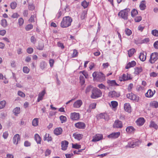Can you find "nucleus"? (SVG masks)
<instances>
[{
    "instance_id": "9b49d317",
    "label": "nucleus",
    "mask_w": 158,
    "mask_h": 158,
    "mask_svg": "<svg viewBox=\"0 0 158 158\" xmlns=\"http://www.w3.org/2000/svg\"><path fill=\"white\" fill-rule=\"evenodd\" d=\"M79 113L74 112L71 114L70 118L73 120H78L79 118Z\"/></svg>"
},
{
    "instance_id": "0eeeda50",
    "label": "nucleus",
    "mask_w": 158,
    "mask_h": 158,
    "mask_svg": "<svg viewBox=\"0 0 158 158\" xmlns=\"http://www.w3.org/2000/svg\"><path fill=\"white\" fill-rule=\"evenodd\" d=\"M114 128H121L123 127L122 121L118 120H116L113 125Z\"/></svg>"
},
{
    "instance_id": "13d9d810",
    "label": "nucleus",
    "mask_w": 158,
    "mask_h": 158,
    "mask_svg": "<svg viewBox=\"0 0 158 158\" xmlns=\"http://www.w3.org/2000/svg\"><path fill=\"white\" fill-rule=\"evenodd\" d=\"M30 40L31 42L34 44H35L36 42V39L33 36H31Z\"/></svg>"
},
{
    "instance_id": "de8ad7c7",
    "label": "nucleus",
    "mask_w": 158,
    "mask_h": 158,
    "mask_svg": "<svg viewBox=\"0 0 158 158\" xmlns=\"http://www.w3.org/2000/svg\"><path fill=\"white\" fill-rule=\"evenodd\" d=\"M6 102L5 101H2L0 102V109L3 108L5 106Z\"/></svg>"
},
{
    "instance_id": "37998d69",
    "label": "nucleus",
    "mask_w": 158,
    "mask_h": 158,
    "mask_svg": "<svg viewBox=\"0 0 158 158\" xmlns=\"http://www.w3.org/2000/svg\"><path fill=\"white\" fill-rule=\"evenodd\" d=\"M33 28V25L31 24H29L27 25L25 29L27 31H29Z\"/></svg>"
},
{
    "instance_id": "680f3d73",
    "label": "nucleus",
    "mask_w": 158,
    "mask_h": 158,
    "mask_svg": "<svg viewBox=\"0 0 158 158\" xmlns=\"http://www.w3.org/2000/svg\"><path fill=\"white\" fill-rule=\"evenodd\" d=\"M24 23V20L22 18H20L18 20V23L20 26H21Z\"/></svg>"
},
{
    "instance_id": "c03bdc74",
    "label": "nucleus",
    "mask_w": 158,
    "mask_h": 158,
    "mask_svg": "<svg viewBox=\"0 0 158 158\" xmlns=\"http://www.w3.org/2000/svg\"><path fill=\"white\" fill-rule=\"evenodd\" d=\"M118 104L117 102L115 101H112L111 102V105L110 106H112L113 108H115L118 106Z\"/></svg>"
},
{
    "instance_id": "09e8293b",
    "label": "nucleus",
    "mask_w": 158,
    "mask_h": 158,
    "mask_svg": "<svg viewBox=\"0 0 158 158\" xmlns=\"http://www.w3.org/2000/svg\"><path fill=\"white\" fill-rule=\"evenodd\" d=\"M92 88V87L91 85L88 86L85 90V93L87 94L89 92H90L91 90H92L93 89Z\"/></svg>"
},
{
    "instance_id": "a19ab883",
    "label": "nucleus",
    "mask_w": 158,
    "mask_h": 158,
    "mask_svg": "<svg viewBox=\"0 0 158 158\" xmlns=\"http://www.w3.org/2000/svg\"><path fill=\"white\" fill-rule=\"evenodd\" d=\"M44 47V44L42 42H40L39 43V45L37 48L40 50H42L43 49Z\"/></svg>"
},
{
    "instance_id": "6e6552de",
    "label": "nucleus",
    "mask_w": 158,
    "mask_h": 158,
    "mask_svg": "<svg viewBox=\"0 0 158 158\" xmlns=\"http://www.w3.org/2000/svg\"><path fill=\"white\" fill-rule=\"evenodd\" d=\"M76 127L80 129H84L86 127L85 124L82 122H78L75 124Z\"/></svg>"
},
{
    "instance_id": "7c9ffc66",
    "label": "nucleus",
    "mask_w": 158,
    "mask_h": 158,
    "mask_svg": "<svg viewBox=\"0 0 158 158\" xmlns=\"http://www.w3.org/2000/svg\"><path fill=\"white\" fill-rule=\"evenodd\" d=\"M73 136L74 137L75 139H77L79 140L81 139H82V138L83 137V135L82 134H73Z\"/></svg>"
},
{
    "instance_id": "a18cd8bd",
    "label": "nucleus",
    "mask_w": 158,
    "mask_h": 158,
    "mask_svg": "<svg viewBox=\"0 0 158 158\" xmlns=\"http://www.w3.org/2000/svg\"><path fill=\"white\" fill-rule=\"evenodd\" d=\"M80 83L81 85H83L85 83V80L83 76L81 75L80 77Z\"/></svg>"
},
{
    "instance_id": "58836bf2",
    "label": "nucleus",
    "mask_w": 158,
    "mask_h": 158,
    "mask_svg": "<svg viewBox=\"0 0 158 158\" xmlns=\"http://www.w3.org/2000/svg\"><path fill=\"white\" fill-rule=\"evenodd\" d=\"M60 119L61 121V123H65L67 121L66 117L63 115L60 116Z\"/></svg>"
},
{
    "instance_id": "a211bd4d",
    "label": "nucleus",
    "mask_w": 158,
    "mask_h": 158,
    "mask_svg": "<svg viewBox=\"0 0 158 158\" xmlns=\"http://www.w3.org/2000/svg\"><path fill=\"white\" fill-rule=\"evenodd\" d=\"M136 122L138 125L141 126L143 125L144 123L145 120L143 118H140L136 120Z\"/></svg>"
},
{
    "instance_id": "4c0bfd02",
    "label": "nucleus",
    "mask_w": 158,
    "mask_h": 158,
    "mask_svg": "<svg viewBox=\"0 0 158 158\" xmlns=\"http://www.w3.org/2000/svg\"><path fill=\"white\" fill-rule=\"evenodd\" d=\"M47 66V64L44 61L41 62L40 64V68L42 70H44Z\"/></svg>"
},
{
    "instance_id": "338daca9",
    "label": "nucleus",
    "mask_w": 158,
    "mask_h": 158,
    "mask_svg": "<svg viewBox=\"0 0 158 158\" xmlns=\"http://www.w3.org/2000/svg\"><path fill=\"white\" fill-rule=\"evenodd\" d=\"M27 52L30 54L32 53L33 52V49L32 48H28L27 50Z\"/></svg>"
},
{
    "instance_id": "2f4dec72",
    "label": "nucleus",
    "mask_w": 158,
    "mask_h": 158,
    "mask_svg": "<svg viewBox=\"0 0 158 158\" xmlns=\"http://www.w3.org/2000/svg\"><path fill=\"white\" fill-rule=\"evenodd\" d=\"M35 139L38 144H40L41 141V138L40 135L38 134H36L35 135Z\"/></svg>"
},
{
    "instance_id": "a878e982",
    "label": "nucleus",
    "mask_w": 158,
    "mask_h": 158,
    "mask_svg": "<svg viewBox=\"0 0 158 158\" xmlns=\"http://www.w3.org/2000/svg\"><path fill=\"white\" fill-rule=\"evenodd\" d=\"M136 63L135 61H132L131 62H129L127 64L125 68L126 69H128L131 67L134 66L136 65Z\"/></svg>"
},
{
    "instance_id": "393cba45",
    "label": "nucleus",
    "mask_w": 158,
    "mask_h": 158,
    "mask_svg": "<svg viewBox=\"0 0 158 158\" xmlns=\"http://www.w3.org/2000/svg\"><path fill=\"white\" fill-rule=\"evenodd\" d=\"M107 83L110 86H118L119 85L117 84L115 80H108L107 81Z\"/></svg>"
},
{
    "instance_id": "864d4df0",
    "label": "nucleus",
    "mask_w": 158,
    "mask_h": 158,
    "mask_svg": "<svg viewBox=\"0 0 158 158\" xmlns=\"http://www.w3.org/2000/svg\"><path fill=\"white\" fill-rule=\"evenodd\" d=\"M10 6L12 9H14L17 6V3L15 2H12L10 3Z\"/></svg>"
},
{
    "instance_id": "5fc2aeb1",
    "label": "nucleus",
    "mask_w": 158,
    "mask_h": 158,
    "mask_svg": "<svg viewBox=\"0 0 158 158\" xmlns=\"http://www.w3.org/2000/svg\"><path fill=\"white\" fill-rule=\"evenodd\" d=\"M36 15H31V17H30V19H29V21L30 22L32 23L34 21V18H36Z\"/></svg>"
},
{
    "instance_id": "9d476101",
    "label": "nucleus",
    "mask_w": 158,
    "mask_h": 158,
    "mask_svg": "<svg viewBox=\"0 0 158 158\" xmlns=\"http://www.w3.org/2000/svg\"><path fill=\"white\" fill-rule=\"evenodd\" d=\"M120 133L119 132L112 133L108 136L109 138L114 139L117 138L120 135Z\"/></svg>"
},
{
    "instance_id": "20e7f679",
    "label": "nucleus",
    "mask_w": 158,
    "mask_h": 158,
    "mask_svg": "<svg viewBox=\"0 0 158 158\" xmlns=\"http://www.w3.org/2000/svg\"><path fill=\"white\" fill-rule=\"evenodd\" d=\"M158 59V53L154 52L152 53L150 56L149 62L151 64H153Z\"/></svg>"
},
{
    "instance_id": "473e14b6",
    "label": "nucleus",
    "mask_w": 158,
    "mask_h": 158,
    "mask_svg": "<svg viewBox=\"0 0 158 158\" xmlns=\"http://www.w3.org/2000/svg\"><path fill=\"white\" fill-rule=\"evenodd\" d=\"M99 117L101 118H103L105 120H108L109 117L106 113H101L99 114Z\"/></svg>"
},
{
    "instance_id": "bb28decb",
    "label": "nucleus",
    "mask_w": 158,
    "mask_h": 158,
    "mask_svg": "<svg viewBox=\"0 0 158 158\" xmlns=\"http://www.w3.org/2000/svg\"><path fill=\"white\" fill-rule=\"evenodd\" d=\"M44 141L47 140L49 142L52 140V138L51 136H50L49 134L46 133L44 136Z\"/></svg>"
},
{
    "instance_id": "f704fd0d",
    "label": "nucleus",
    "mask_w": 158,
    "mask_h": 158,
    "mask_svg": "<svg viewBox=\"0 0 158 158\" xmlns=\"http://www.w3.org/2000/svg\"><path fill=\"white\" fill-rule=\"evenodd\" d=\"M13 112L15 115H17L20 112V108L19 107L15 108L13 110Z\"/></svg>"
},
{
    "instance_id": "dca6fc26",
    "label": "nucleus",
    "mask_w": 158,
    "mask_h": 158,
    "mask_svg": "<svg viewBox=\"0 0 158 158\" xmlns=\"http://www.w3.org/2000/svg\"><path fill=\"white\" fill-rule=\"evenodd\" d=\"M82 104V102L81 100H78L74 102L73 106L74 108H79Z\"/></svg>"
},
{
    "instance_id": "603ef678",
    "label": "nucleus",
    "mask_w": 158,
    "mask_h": 158,
    "mask_svg": "<svg viewBox=\"0 0 158 158\" xmlns=\"http://www.w3.org/2000/svg\"><path fill=\"white\" fill-rule=\"evenodd\" d=\"M89 4V2H87L85 0L82 2L81 5L84 8H85L88 6Z\"/></svg>"
},
{
    "instance_id": "c85d7f7f",
    "label": "nucleus",
    "mask_w": 158,
    "mask_h": 158,
    "mask_svg": "<svg viewBox=\"0 0 158 158\" xmlns=\"http://www.w3.org/2000/svg\"><path fill=\"white\" fill-rule=\"evenodd\" d=\"M45 94V91H43L41 93L39 94L37 99V102H38L42 100L43 97L44 96Z\"/></svg>"
},
{
    "instance_id": "aec40b11",
    "label": "nucleus",
    "mask_w": 158,
    "mask_h": 158,
    "mask_svg": "<svg viewBox=\"0 0 158 158\" xmlns=\"http://www.w3.org/2000/svg\"><path fill=\"white\" fill-rule=\"evenodd\" d=\"M62 149L63 150H65L68 147L69 144L68 142L67 141H63L61 142Z\"/></svg>"
},
{
    "instance_id": "f03ea898",
    "label": "nucleus",
    "mask_w": 158,
    "mask_h": 158,
    "mask_svg": "<svg viewBox=\"0 0 158 158\" xmlns=\"http://www.w3.org/2000/svg\"><path fill=\"white\" fill-rule=\"evenodd\" d=\"M102 95L101 91L97 88H94L92 90L91 98L93 99H96L100 97Z\"/></svg>"
},
{
    "instance_id": "774afa93",
    "label": "nucleus",
    "mask_w": 158,
    "mask_h": 158,
    "mask_svg": "<svg viewBox=\"0 0 158 158\" xmlns=\"http://www.w3.org/2000/svg\"><path fill=\"white\" fill-rule=\"evenodd\" d=\"M35 8V6L32 4L29 5L28 9L29 10H33Z\"/></svg>"
},
{
    "instance_id": "f3484780",
    "label": "nucleus",
    "mask_w": 158,
    "mask_h": 158,
    "mask_svg": "<svg viewBox=\"0 0 158 158\" xmlns=\"http://www.w3.org/2000/svg\"><path fill=\"white\" fill-rule=\"evenodd\" d=\"M146 55L147 53L146 52H141L139 56V58L141 61H144L146 59Z\"/></svg>"
},
{
    "instance_id": "8fccbe9b",
    "label": "nucleus",
    "mask_w": 158,
    "mask_h": 158,
    "mask_svg": "<svg viewBox=\"0 0 158 158\" xmlns=\"http://www.w3.org/2000/svg\"><path fill=\"white\" fill-rule=\"evenodd\" d=\"M72 148H75L77 149H79L81 148V145H79L77 144H74L73 143L72 144Z\"/></svg>"
},
{
    "instance_id": "6e6d98bb",
    "label": "nucleus",
    "mask_w": 158,
    "mask_h": 158,
    "mask_svg": "<svg viewBox=\"0 0 158 158\" xmlns=\"http://www.w3.org/2000/svg\"><path fill=\"white\" fill-rule=\"evenodd\" d=\"M152 34L155 36H158V31L156 30H154L152 31Z\"/></svg>"
},
{
    "instance_id": "72a5a7b5",
    "label": "nucleus",
    "mask_w": 158,
    "mask_h": 158,
    "mask_svg": "<svg viewBox=\"0 0 158 158\" xmlns=\"http://www.w3.org/2000/svg\"><path fill=\"white\" fill-rule=\"evenodd\" d=\"M38 118H34L32 121V125L36 127L38 125L39 123V120Z\"/></svg>"
},
{
    "instance_id": "c756f323",
    "label": "nucleus",
    "mask_w": 158,
    "mask_h": 158,
    "mask_svg": "<svg viewBox=\"0 0 158 158\" xmlns=\"http://www.w3.org/2000/svg\"><path fill=\"white\" fill-rule=\"evenodd\" d=\"M134 73L135 74H138L142 71V69L141 67H136L135 69Z\"/></svg>"
},
{
    "instance_id": "ea45409f",
    "label": "nucleus",
    "mask_w": 158,
    "mask_h": 158,
    "mask_svg": "<svg viewBox=\"0 0 158 158\" xmlns=\"http://www.w3.org/2000/svg\"><path fill=\"white\" fill-rule=\"evenodd\" d=\"M131 16L132 17H135L138 14V12L137 10L133 9L131 11Z\"/></svg>"
},
{
    "instance_id": "f8f14e48",
    "label": "nucleus",
    "mask_w": 158,
    "mask_h": 158,
    "mask_svg": "<svg viewBox=\"0 0 158 158\" xmlns=\"http://www.w3.org/2000/svg\"><path fill=\"white\" fill-rule=\"evenodd\" d=\"M20 140V137L18 134H16L14 135L13 137V143L14 144H18L19 141Z\"/></svg>"
},
{
    "instance_id": "4be33fe9",
    "label": "nucleus",
    "mask_w": 158,
    "mask_h": 158,
    "mask_svg": "<svg viewBox=\"0 0 158 158\" xmlns=\"http://www.w3.org/2000/svg\"><path fill=\"white\" fill-rule=\"evenodd\" d=\"M63 130L61 127H58L56 128L54 130V132L55 134L56 135H59L61 134Z\"/></svg>"
},
{
    "instance_id": "39448f33",
    "label": "nucleus",
    "mask_w": 158,
    "mask_h": 158,
    "mask_svg": "<svg viewBox=\"0 0 158 158\" xmlns=\"http://www.w3.org/2000/svg\"><path fill=\"white\" fill-rule=\"evenodd\" d=\"M127 98L131 100L135 101L137 102L139 100V97L132 93L127 94Z\"/></svg>"
},
{
    "instance_id": "ddd939ff",
    "label": "nucleus",
    "mask_w": 158,
    "mask_h": 158,
    "mask_svg": "<svg viewBox=\"0 0 158 158\" xmlns=\"http://www.w3.org/2000/svg\"><path fill=\"white\" fill-rule=\"evenodd\" d=\"M102 137L103 136L101 134H96L93 137L92 141L93 142H96L99 141L102 138Z\"/></svg>"
},
{
    "instance_id": "79ce46f5",
    "label": "nucleus",
    "mask_w": 158,
    "mask_h": 158,
    "mask_svg": "<svg viewBox=\"0 0 158 158\" xmlns=\"http://www.w3.org/2000/svg\"><path fill=\"white\" fill-rule=\"evenodd\" d=\"M136 145L135 143L133 141L131 142L128 143V146L130 148H134L136 146Z\"/></svg>"
},
{
    "instance_id": "2eb2a0df",
    "label": "nucleus",
    "mask_w": 158,
    "mask_h": 158,
    "mask_svg": "<svg viewBox=\"0 0 158 158\" xmlns=\"http://www.w3.org/2000/svg\"><path fill=\"white\" fill-rule=\"evenodd\" d=\"M156 91L154 90L153 91H152L151 89H149L148 92L145 94V96L148 98H151L155 94Z\"/></svg>"
},
{
    "instance_id": "7ed1b4c3",
    "label": "nucleus",
    "mask_w": 158,
    "mask_h": 158,
    "mask_svg": "<svg viewBox=\"0 0 158 158\" xmlns=\"http://www.w3.org/2000/svg\"><path fill=\"white\" fill-rule=\"evenodd\" d=\"M128 11L127 9L124 10L120 11L118 14V15L119 17L122 18L124 19H127Z\"/></svg>"
},
{
    "instance_id": "bf43d9fd",
    "label": "nucleus",
    "mask_w": 158,
    "mask_h": 158,
    "mask_svg": "<svg viewBox=\"0 0 158 158\" xmlns=\"http://www.w3.org/2000/svg\"><path fill=\"white\" fill-rule=\"evenodd\" d=\"M9 135V133L8 132V131H5L4 132L2 135V137H3L5 139H6Z\"/></svg>"
},
{
    "instance_id": "69168bd1",
    "label": "nucleus",
    "mask_w": 158,
    "mask_h": 158,
    "mask_svg": "<svg viewBox=\"0 0 158 158\" xmlns=\"http://www.w3.org/2000/svg\"><path fill=\"white\" fill-rule=\"evenodd\" d=\"M142 17L140 16L136 17L135 19V22H139L142 20Z\"/></svg>"
},
{
    "instance_id": "e433bc0d",
    "label": "nucleus",
    "mask_w": 158,
    "mask_h": 158,
    "mask_svg": "<svg viewBox=\"0 0 158 158\" xmlns=\"http://www.w3.org/2000/svg\"><path fill=\"white\" fill-rule=\"evenodd\" d=\"M150 105L152 107L157 108L158 107V102L156 101H153L150 103Z\"/></svg>"
},
{
    "instance_id": "49530a36",
    "label": "nucleus",
    "mask_w": 158,
    "mask_h": 158,
    "mask_svg": "<svg viewBox=\"0 0 158 158\" xmlns=\"http://www.w3.org/2000/svg\"><path fill=\"white\" fill-rule=\"evenodd\" d=\"M7 21L5 19H2L1 20V25L3 27H5L7 26Z\"/></svg>"
},
{
    "instance_id": "412c9836",
    "label": "nucleus",
    "mask_w": 158,
    "mask_h": 158,
    "mask_svg": "<svg viewBox=\"0 0 158 158\" xmlns=\"http://www.w3.org/2000/svg\"><path fill=\"white\" fill-rule=\"evenodd\" d=\"M149 127L150 128H153L155 130H157L158 128V125L153 121H151L150 122Z\"/></svg>"
},
{
    "instance_id": "4468645a",
    "label": "nucleus",
    "mask_w": 158,
    "mask_h": 158,
    "mask_svg": "<svg viewBox=\"0 0 158 158\" xmlns=\"http://www.w3.org/2000/svg\"><path fill=\"white\" fill-rule=\"evenodd\" d=\"M97 78L101 82H103L106 79L105 75L102 73L101 72L98 73Z\"/></svg>"
},
{
    "instance_id": "0e129e2a",
    "label": "nucleus",
    "mask_w": 158,
    "mask_h": 158,
    "mask_svg": "<svg viewBox=\"0 0 158 158\" xmlns=\"http://www.w3.org/2000/svg\"><path fill=\"white\" fill-rule=\"evenodd\" d=\"M18 94L22 97H24L25 96V94L23 92L20 91H18Z\"/></svg>"
},
{
    "instance_id": "423d86ee",
    "label": "nucleus",
    "mask_w": 158,
    "mask_h": 158,
    "mask_svg": "<svg viewBox=\"0 0 158 158\" xmlns=\"http://www.w3.org/2000/svg\"><path fill=\"white\" fill-rule=\"evenodd\" d=\"M120 96L119 92H116L115 91L110 92L108 93V96L110 98H117Z\"/></svg>"
},
{
    "instance_id": "f257e3e1",
    "label": "nucleus",
    "mask_w": 158,
    "mask_h": 158,
    "mask_svg": "<svg viewBox=\"0 0 158 158\" xmlns=\"http://www.w3.org/2000/svg\"><path fill=\"white\" fill-rule=\"evenodd\" d=\"M72 21V19L70 17L65 16L63 19L60 23V26L62 28L67 27L71 25Z\"/></svg>"
},
{
    "instance_id": "cd10ccee",
    "label": "nucleus",
    "mask_w": 158,
    "mask_h": 158,
    "mask_svg": "<svg viewBox=\"0 0 158 158\" xmlns=\"http://www.w3.org/2000/svg\"><path fill=\"white\" fill-rule=\"evenodd\" d=\"M124 109L127 112H131V106L129 103H125L124 105Z\"/></svg>"
},
{
    "instance_id": "c9c22d12",
    "label": "nucleus",
    "mask_w": 158,
    "mask_h": 158,
    "mask_svg": "<svg viewBox=\"0 0 158 158\" xmlns=\"http://www.w3.org/2000/svg\"><path fill=\"white\" fill-rule=\"evenodd\" d=\"M135 50L134 48H131L128 51V54L129 57L131 56L135 52Z\"/></svg>"
},
{
    "instance_id": "6ab92c4d",
    "label": "nucleus",
    "mask_w": 158,
    "mask_h": 158,
    "mask_svg": "<svg viewBox=\"0 0 158 158\" xmlns=\"http://www.w3.org/2000/svg\"><path fill=\"white\" fill-rule=\"evenodd\" d=\"M139 7L140 9L141 10H144L146 8V2L145 1L143 0L140 2Z\"/></svg>"
},
{
    "instance_id": "4d7b16f0",
    "label": "nucleus",
    "mask_w": 158,
    "mask_h": 158,
    "mask_svg": "<svg viewBox=\"0 0 158 158\" xmlns=\"http://www.w3.org/2000/svg\"><path fill=\"white\" fill-rule=\"evenodd\" d=\"M86 13L85 11H83L81 15V19H83L86 17Z\"/></svg>"
},
{
    "instance_id": "b1692460",
    "label": "nucleus",
    "mask_w": 158,
    "mask_h": 158,
    "mask_svg": "<svg viewBox=\"0 0 158 158\" xmlns=\"http://www.w3.org/2000/svg\"><path fill=\"white\" fill-rule=\"evenodd\" d=\"M96 105V104L95 103H92L90 104L89 108L87 110V112L89 113L91 112V110L95 109Z\"/></svg>"
},
{
    "instance_id": "5701e85b",
    "label": "nucleus",
    "mask_w": 158,
    "mask_h": 158,
    "mask_svg": "<svg viewBox=\"0 0 158 158\" xmlns=\"http://www.w3.org/2000/svg\"><path fill=\"white\" fill-rule=\"evenodd\" d=\"M127 132L129 133H133L135 131V128L132 126H129L126 128Z\"/></svg>"
},
{
    "instance_id": "3c124183",
    "label": "nucleus",
    "mask_w": 158,
    "mask_h": 158,
    "mask_svg": "<svg viewBox=\"0 0 158 158\" xmlns=\"http://www.w3.org/2000/svg\"><path fill=\"white\" fill-rule=\"evenodd\" d=\"M125 31L126 34L128 36H130L132 34L131 30L128 28L126 29Z\"/></svg>"
},
{
    "instance_id": "e2e57ef3",
    "label": "nucleus",
    "mask_w": 158,
    "mask_h": 158,
    "mask_svg": "<svg viewBox=\"0 0 158 158\" xmlns=\"http://www.w3.org/2000/svg\"><path fill=\"white\" fill-rule=\"evenodd\" d=\"M78 54V52L75 49H74L73 51V53L72 54V57L73 58L77 56Z\"/></svg>"
},
{
    "instance_id": "052dcab7",
    "label": "nucleus",
    "mask_w": 158,
    "mask_h": 158,
    "mask_svg": "<svg viewBox=\"0 0 158 158\" xmlns=\"http://www.w3.org/2000/svg\"><path fill=\"white\" fill-rule=\"evenodd\" d=\"M23 71L24 73H28L29 71V69L27 67H24L23 68Z\"/></svg>"
},
{
    "instance_id": "1a4fd4ad",
    "label": "nucleus",
    "mask_w": 158,
    "mask_h": 158,
    "mask_svg": "<svg viewBox=\"0 0 158 158\" xmlns=\"http://www.w3.org/2000/svg\"><path fill=\"white\" fill-rule=\"evenodd\" d=\"M131 79V75L127 73L123 74L122 77L120 78V81H125Z\"/></svg>"
}]
</instances>
